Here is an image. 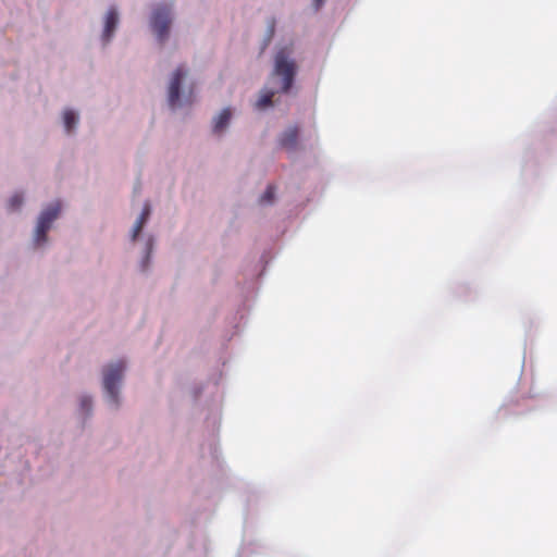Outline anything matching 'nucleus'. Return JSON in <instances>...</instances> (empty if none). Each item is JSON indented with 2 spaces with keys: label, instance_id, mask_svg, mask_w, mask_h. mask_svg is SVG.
I'll use <instances>...</instances> for the list:
<instances>
[{
  "label": "nucleus",
  "instance_id": "obj_9",
  "mask_svg": "<svg viewBox=\"0 0 557 557\" xmlns=\"http://www.w3.org/2000/svg\"><path fill=\"white\" fill-rule=\"evenodd\" d=\"M149 215H150V205L147 202V203H145L141 214L139 215L138 220L136 221V223L133 227V234H132L133 240H136V238L138 237L139 233L141 232Z\"/></svg>",
  "mask_w": 557,
  "mask_h": 557
},
{
  "label": "nucleus",
  "instance_id": "obj_3",
  "mask_svg": "<svg viewBox=\"0 0 557 557\" xmlns=\"http://www.w3.org/2000/svg\"><path fill=\"white\" fill-rule=\"evenodd\" d=\"M124 368V363L119 361L110 364L103 372L104 389L114 404H117L119 383L122 380Z\"/></svg>",
  "mask_w": 557,
  "mask_h": 557
},
{
  "label": "nucleus",
  "instance_id": "obj_12",
  "mask_svg": "<svg viewBox=\"0 0 557 557\" xmlns=\"http://www.w3.org/2000/svg\"><path fill=\"white\" fill-rule=\"evenodd\" d=\"M275 188L273 185H269L260 198L261 203H271L274 200Z\"/></svg>",
  "mask_w": 557,
  "mask_h": 557
},
{
  "label": "nucleus",
  "instance_id": "obj_6",
  "mask_svg": "<svg viewBox=\"0 0 557 557\" xmlns=\"http://www.w3.org/2000/svg\"><path fill=\"white\" fill-rule=\"evenodd\" d=\"M299 128L290 126L282 133L278 139L280 146L287 151H295L298 148Z\"/></svg>",
  "mask_w": 557,
  "mask_h": 557
},
{
  "label": "nucleus",
  "instance_id": "obj_13",
  "mask_svg": "<svg viewBox=\"0 0 557 557\" xmlns=\"http://www.w3.org/2000/svg\"><path fill=\"white\" fill-rule=\"evenodd\" d=\"M23 203V196L20 194L13 195L9 200V208L11 210H17Z\"/></svg>",
  "mask_w": 557,
  "mask_h": 557
},
{
  "label": "nucleus",
  "instance_id": "obj_10",
  "mask_svg": "<svg viewBox=\"0 0 557 557\" xmlns=\"http://www.w3.org/2000/svg\"><path fill=\"white\" fill-rule=\"evenodd\" d=\"M275 95L273 90H265L261 94L260 98L256 102V108L259 110H263L272 104V99Z\"/></svg>",
  "mask_w": 557,
  "mask_h": 557
},
{
  "label": "nucleus",
  "instance_id": "obj_4",
  "mask_svg": "<svg viewBox=\"0 0 557 557\" xmlns=\"http://www.w3.org/2000/svg\"><path fill=\"white\" fill-rule=\"evenodd\" d=\"M60 209V203L55 202L41 212L35 235V240L38 245L46 242L47 233L50 230L52 222L58 218Z\"/></svg>",
  "mask_w": 557,
  "mask_h": 557
},
{
  "label": "nucleus",
  "instance_id": "obj_14",
  "mask_svg": "<svg viewBox=\"0 0 557 557\" xmlns=\"http://www.w3.org/2000/svg\"><path fill=\"white\" fill-rule=\"evenodd\" d=\"M82 408L84 410H89L91 406V400L89 397H83L81 401Z\"/></svg>",
  "mask_w": 557,
  "mask_h": 557
},
{
  "label": "nucleus",
  "instance_id": "obj_15",
  "mask_svg": "<svg viewBox=\"0 0 557 557\" xmlns=\"http://www.w3.org/2000/svg\"><path fill=\"white\" fill-rule=\"evenodd\" d=\"M313 1H314V5H315L317 10H319L324 2V0H313Z\"/></svg>",
  "mask_w": 557,
  "mask_h": 557
},
{
  "label": "nucleus",
  "instance_id": "obj_7",
  "mask_svg": "<svg viewBox=\"0 0 557 557\" xmlns=\"http://www.w3.org/2000/svg\"><path fill=\"white\" fill-rule=\"evenodd\" d=\"M119 14L115 8H110L104 21L103 40L109 41L117 26Z\"/></svg>",
  "mask_w": 557,
  "mask_h": 557
},
{
  "label": "nucleus",
  "instance_id": "obj_11",
  "mask_svg": "<svg viewBox=\"0 0 557 557\" xmlns=\"http://www.w3.org/2000/svg\"><path fill=\"white\" fill-rule=\"evenodd\" d=\"M63 121L66 132L70 133L77 123V115L74 111L66 110L63 114Z\"/></svg>",
  "mask_w": 557,
  "mask_h": 557
},
{
  "label": "nucleus",
  "instance_id": "obj_1",
  "mask_svg": "<svg viewBox=\"0 0 557 557\" xmlns=\"http://www.w3.org/2000/svg\"><path fill=\"white\" fill-rule=\"evenodd\" d=\"M297 66L294 60L288 58L286 49L280 50L275 55L273 76L282 78V91L288 92L293 86Z\"/></svg>",
  "mask_w": 557,
  "mask_h": 557
},
{
  "label": "nucleus",
  "instance_id": "obj_5",
  "mask_svg": "<svg viewBox=\"0 0 557 557\" xmlns=\"http://www.w3.org/2000/svg\"><path fill=\"white\" fill-rule=\"evenodd\" d=\"M186 75L187 71L183 66H178L173 73L169 85V104L172 108H175L180 102L181 84Z\"/></svg>",
  "mask_w": 557,
  "mask_h": 557
},
{
  "label": "nucleus",
  "instance_id": "obj_8",
  "mask_svg": "<svg viewBox=\"0 0 557 557\" xmlns=\"http://www.w3.org/2000/svg\"><path fill=\"white\" fill-rule=\"evenodd\" d=\"M232 112L228 108L223 109L222 112L214 120L213 132L216 134L222 133L230 123Z\"/></svg>",
  "mask_w": 557,
  "mask_h": 557
},
{
  "label": "nucleus",
  "instance_id": "obj_2",
  "mask_svg": "<svg viewBox=\"0 0 557 557\" xmlns=\"http://www.w3.org/2000/svg\"><path fill=\"white\" fill-rule=\"evenodd\" d=\"M171 22V7L168 4H159L152 12L150 24L153 33L161 42L168 38Z\"/></svg>",
  "mask_w": 557,
  "mask_h": 557
}]
</instances>
